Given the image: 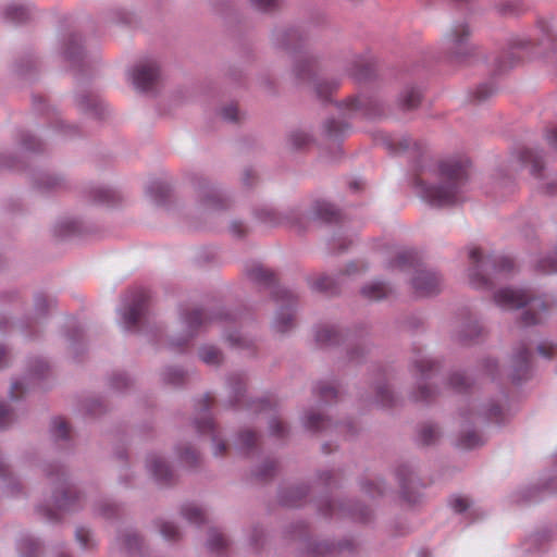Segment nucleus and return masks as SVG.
<instances>
[{
  "instance_id": "nucleus-1",
  "label": "nucleus",
  "mask_w": 557,
  "mask_h": 557,
  "mask_svg": "<svg viewBox=\"0 0 557 557\" xmlns=\"http://www.w3.org/2000/svg\"><path fill=\"white\" fill-rule=\"evenodd\" d=\"M467 178L468 175L463 169H453L446 173L443 182L424 188L423 197L436 206L455 203L459 199Z\"/></svg>"
},
{
  "instance_id": "nucleus-2",
  "label": "nucleus",
  "mask_w": 557,
  "mask_h": 557,
  "mask_svg": "<svg viewBox=\"0 0 557 557\" xmlns=\"http://www.w3.org/2000/svg\"><path fill=\"white\" fill-rule=\"evenodd\" d=\"M495 301L500 307L506 309H516L530 301V310L536 311V318L527 320V323H539L542 321V313L548 311L555 306V301L543 300L540 298L531 299L528 293L523 289L502 288L495 294Z\"/></svg>"
},
{
  "instance_id": "nucleus-3",
  "label": "nucleus",
  "mask_w": 557,
  "mask_h": 557,
  "mask_svg": "<svg viewBox=\"0 0 557 557\" xmlns=\"http://www.w3.org/2000/svg\"><path fill=\"white\" fill-rule=\"evenodd\" d=\"M48 476L52 482H57L60 486L57 490L55 508H39V511L50 521H57L60 518V511L74 510L77 508L76 503L79 496L73 487L69 486L64 479V472L59 468L55 473L51 470Z\"/></svg>"
},
{
  "instance_id": "nucleus-4",
  "label": "nucleus",
  "mask_w": 557,
  "mask_h": 557,
  "mask_svg": "<svg viewBox=\"0 0 557 557\" xmlns=\"http://www.w3.org/2000/svg\"><path fill=\"white\" fill-rule=\"evenodd\" d=\"M166 83L165 72L159 61L146 59L141 62V96L154 97Z\"/></svg>"
},
{
  "instance_id": "nucleus-5",
  "label": "nucleus",
  "mask_w": 557,
  "mask_h": 557,
  "mask_svg": "<svg viewBox=\"0 0 557 557\" xmlns=\"http://www.w3.org/2000/svg\"><path fill=\"white\" fill-rule=\"evenodd\" d=\"M440 281L432 273H421L413 281V287L420 296H429L438 290Z\"/></svg>"
},
{
  "instance_id": "nucleus-6",
  "label": "nucleus",
  "mask_w": 557,
  "mask_h": 557,
  "mask_svg": "<svg viewBox=\"0 0 557 557\" xmlns=\"http://www.w3.org/2000/svg\"><path fill=\"white\" fill-rule=\"evenodd\" d=\"M123 323L127 330L135 327L139 321V296L135 294L123 308Z\"/></svg>"
},
{
  "instance_id": "nucleus-7",
  "label": "nucleus",
  "mask_w": 557,
  "mask_h": 557,
  "mask_svg": "<svg viewBox=\"0 0 557 557\" xmlns=\"http://www.w3.org/2000/svg\"><path fill=\"white\" fill-rule=\"evenodd\" d=\"M4 18L12 23H23L29 18V12L23 7L9 5L4 11Z\"/></svg>"
},
{
  "instance_id": "nucleus-8",
  "label": "nucleus",
  "mask_w": 557,
  "mask_h": 557,
  "mask_svg": "<svg viewBox=\"0 0 557 557\" xmlns=\"http://www.w3.org/2000/svg\"><path fill=\"white\" fill-rule=\"evenodd\" d=\"M92 197L96 202L113 205L117 200L116 193L108 187H99L92 190Z\"/></svg>"
},
{
  "instance_id": "nucleus-9",
  "label": "nucleus",
  "mask_w": 557,
  "mask_h": 557,
  "mask_svg": "<svg viewBox=\"0 0 557 557\" xmlns=\"http://www.w3.org/2000/svg\"><path fill=\"white\" fill-rule=\"evenodd\" d=\"M387 288L380 282L371 283L362 288V294L370 299H380L387 295Z\"/></svg>"
},
{
  "instance_id": "nucleus-10",
  "label": "nucleus",
  "mask_w": 557,
  "mask_h": 557,
  "mask_svg": "<svg viewBox=\"0 0 557 557\" xmlns=\"http://www.w3.org/2000/svg\"><path fill=\"white\" fill-rule=\"evenodd\" d=\"M51 431L55 438L62 440L67 438L71 432L69 424L62 418L53 419Z\"/></svg>"
},
{
  "instance_id": "nucleus-11",
  "label": "nucleus",
  "mask_w": 557,
  "mask_h": 557,
  "mask_svg": "<svg viewBox=\"0 0 557 557\" xmlns=\"http://www.w3.org/2000/svg\"><path fill=\"white\" fill-rule=\"evenodd\" d=\"M64 54L65 58L69 60H72L76 58L78 54H81L79 38H77L76 36L70 38Z\"/></svg>"
},
{
  "instance_id": "nucleus-12",
  "label": "nucleus",
  "mask_w": 557,
  "mask_h": 557,
  "mask_svg": "<svg viewBox=\"0 0 557 557\" xmlns=\"http://www.w3.org/2000/svg\"><path fill=\"white\" fill-rule=\"evenodd\" d=\"M76 539L84 548H91L94 546L91 534L89 530L85 528H78L76 530Z\"/></svg>"
},
{
  "instance_id": "nucleus-13",
  "label": "nucleus",
  "mask_w": 557,
  "mask_h": 557,
  "mask_svg": "<svg viewBox=\"0 0 557 557\" xmlns=\"http://www.w3.org/2000/svg\"><path fill=\"white\" fill-rule=\"evenodd\" d=\"M401 101L406 108H414L420 101V94L416 90H409L403 96Z\"/></svg>"
},
{
  "instance_id": "nucleus-14",
  "label": "nucleus",
  "mask_w": 557,
  "mask_h": 557,
  "mask_svg": "<svg viewBox=\"0 0 557 557\" xmlns=\"http://www.w3.org/2000/svg\"><path fill=\"white\" fill-rule=\"evenodd\" d=\"M469 34V29L463 26H457L455 29L451 30V33L448 36V39L451 44H458L462 40L463 37H466Z\"/></svg>"
},
{
  "instance_id": "nucleus-15",
  "label": "nucleus",
  "mask_w": 557,
  "mask_h": 557,
  "mask_svg": "<svg viewBox=\"0 0 557 557\" xmlns=\"http://www.w3.org/2000/svg\"><path fill=\"white\" fill-rule=\"evenodd\" d=\"M201 359L210 364L218 363L221 359L220 354L214 348H206L201 351Z\"/></svg>"
},
{
  "instance_id": "nucleus-16",
  "label": "nucleus",
  "mask_w": 557,
  "mask_h": 557,
  "mask_svg": "<svg viewBox=\"0 0 557 557\" xmlns=\"http://www.w3.org/2000/svg\"><path fill=\"white\" fill-rule=\"evenodd\" d=\"M184 515L191 522H199L203 519L202 511L196 506L185 508Z\"/></svg>"
},
{
  "instance_id": "nucleus-17",
  "label": "nucleus",
  "mask_w": 557,
  "mask_h": 557,
  "mask_svg": "<svg viewBox=\"0 0 557 557\" xmlns=\"http://www.w3.org/2000/svg\"><path fill=\"white\" fill-rule=\"evenodd\" d=\"M12 421V412L8 406L0 401V428L9 425Z\"/></svg>"
},
{
  "instance_id": "nucleus-18",
  "label": "nucleus",
  "mask_w": 557,
  "mask_h": 557,
  "mask_svg": "<svg viewBox=\"0 0 557 557\" xmlns=\"http://www.w3.org/2000/svg\"><path fill=\"white\" fill-rule=\"evenodd\" d=\"M148 467L159 478H163L166 474V466L162 460H151Z\"/></svg>"
},
{
  "instance_id": "nucleus-19",
  "label": "nucleus",
  "mask_w": 557,
  "mask_h": 557,
  "mask_svg": "<svg viewBox=\"0 0 557 557\" xmlns=\"http://www.w3.org/2000/svg\"><path fill=\"white\" fill-rule=\"evenodd\" d=\"M250 2L258 10H270L275 8L280 0H250Z\"/></svg>"
},
{
  "instance_id": "nucleus-20",
  "label": "nucleus",
  "mask_w": 557,
  "mask_h": 557,
  "mask_svg": "<svg viewBox=\"0 0 557 557\" xmlns=\"http://www.w3.org/2000/svg\"><path fill=\"white\" fill-rule=\"evenodd\" d=\"M223 119L227 121H237L239 119V112L237 107L235 106H228L225 107L221 112Z\"/></svg>"
},
{
  "instance_id": "nucleus-21",
  "label": "nucleus",
  "mask_w": 557,
  "mask_h": 557,
  "mask_svg": "<svg viewBox=\"0 0 557 557\" xmlns=\"http://www.w3.org/2000/svg\"><path fill=\"white\" fill-rule=\"evenodd\" d=\"M480 443L481 437L475 433H471L461 441V446L465 448H472L479 445Z\"/></svg>"
},
{
  "instance_id": "nucleus-22",
  "label": "nucleus",
  "mask_w": 557,
  "mask_h": 557,
  "mask_svg": "<svg viewBox=\"0 0 557 557\" xmlns=\"http://www.w3.org/2000/svg\"><path fill=\"white\" fill-rule=\"evenodd\" d=\"M294 74L299 81L310 75V67L307 64H298L294 67Z\"/></svg>"
},
{
  "instance_id": "nucleus-23",
  "label": "nucleus",
  "mask_w": 557,
  "mask_h": 557,
  "mask_svg": "<svg viewBox=\"0 0 557 557\" xmlns=\"http://www.w3.org/2000/svg\"><path fill=\"white\" fill-rule=\"evenodd\" d=\"M451 507L458 511L461 512L466 510L469 507V500L465 497H455L451 500Z\"/></svg>"
},
{
  "instance_id": "nucleus-24",
  "label": "nucleus",
  "mask_w": 557,
  "mask_h": 557,
  "mask_svg": "<svg viewBox=\"0 0 557 557\" xmlns=\"http://www.w3.org/2000/svg\"><path fill=\"white\" fill-rule=\"evenodd\" d=\"M23 549H25L26 557H34L33 550L37 549V542L33 539H25L22 543Z\"/></svg>"
},
{
  "instance_id": "nucleus-25",
  "label": "nucleus",
  "mask_w": 557,
  "mask_h": 557,
  "mask_svg": "<svg viewBox=\"0 0 557 557\" xmlns=\"http://www.w3.org/2000/svg\"><path fill=\"white\" fill-rule=\"evenodd\" d=\"M24 385L20 381H15L11 385L10 395L12 399H17L24 393Z\"/></svg>"
},
{
  "instance_id": "nucleus-26",
  "label": "nucleus",
  "mask_w": 557,
  "mask_h": 557,
  "mask_svg": "<svg viewBox=\"0 0 557 557\" xmlns=\"http://www.w3.org/2000/svg\"><path fill=\"white\" fill-rule=\"evenodd\" d=\"M162 533L166 539H175L178 535V530L174 524L165 523L162 528Z\"/></svg>"
},
{
  "instance_id": "nucleus-27",
  "label": "nucleus",
  "mask_w": 557,
  "mask_h": 557,
  "mask_svg": "<svg viewBox=\"0 0 557 557\" xmlns=\"http://www.w3.org/2000/svg\"><path fill=\"white\" fill-rule=\"evenodd\" d=\"M182 458L189 465H193L197 458L196 453L191 448H186Z\"/></svg>"
},
{
  "instance_id": "nucleus-28",
  "label": "nucleus",
  "mask_w": 557,
  "mask_h": 557,
  "mask_svg": "<svg viewBox=\"0 0 557 557\" xmlns=\"http://www.w3.org/2000/svg\"><path fill=\"white\" fill-rule=\"evenodd\" d=\"M133 85L135 88H139V70L133 69L132 73Z\"/></svg>"
},
{
  "instance_id": "nucleus-29",
  "label": "nucleus",
  "mask_w": 557,
  "mask_h": 557,
  "mask_svg": "<svg viewBox=\"0 0 557 557\" xmlns=\"http://www.w3.org/2000/svg\"><path fill=\"white\" fill-rule=\"evenodd\" d=\"M7 360H8L7 351L3 347L0 346V369L3 368L4 366H7Z\"/></svg>"
},
{
  "instance_id": "nucleus-30",
  "label": "nucleus",
  "mask_w": 557,
  "mask_h": 557,
  "mask_svg": "<svg viewBox=\"0 0 557 557\" xmlns=\"http://www.w3.org/2000/svg\"><path fill=\"white\" fill-rule=\"evenodd\" d=\"M58 180L55 177H48L47 183L40 186L41 188H52L57 186Z\"/></svg>"
},
{
  "instance_id": "nucleus-31",
  "label": "nucleus",
  "mask_w": 557,
  "mask_h": 557,
  "mask_svg": "<svg viewBox=\"0 0 557 557\" xmlns=\"http://www.w3.org/2000/svg\"><path fill=\"white\" fill-rule=\"evenodd\" d=\"M115 511V507L112 505H107V507L101 508V513L106 517H110Z\"/></svg>"
},
{
  "instance_id": "nucleus-32",
  "label": "nucleus",
  "mask_w": 557,
  "mask_h": 557,
  "mask_svg": "<svg viewBox=\"0 0 557 557\" xmlns=\"http://www.w3.org/2000/svg\"><path fill=\"white\" fill-rule=\"evenodd\" d=\"M469 256L471 259H478L479 256H480V251L479 249L476 248H472L470 251H469Z\"/></svg>"
},
{
  "instance_id": "nucleus-33",
  "label": "nucleus",
  "mask_w": 557,
  "mask_h": 557,
  "mask_svg": "<svg viewBox=\"0 0 557 557\" xmlns=\"http://www.w3.org/2000/svg\"><path fill=\"white\" fill-rule=\"evenodd\" d=\"M213 540L216 541V543L221 546L224 544V540L221 534H214Z\"/></svg>"
},
{
  "instance_id": "nucleus-34",
  "label": "nucleus",
  "mask_w": 557,
  "mask_h": 557,
  "mask_svg": "<svg viewBox=\"0 0 557 557\" xmlns=\"http://www.w3.org/2000/svg\"><path fill=\"white\" fill-rule=\"evenodd\" d=\"M7 469L5 465L0 460V475H5Z\"/></svg>"
},
{
  "instance_id": "nucleus-35",
  "label": "nucleus",
  "mask_w": 557,
  "mask_h": 557,
  "mask_svg": "<svg viewBox=\"0 0 557 557\" xmlns=\"http://www.w3.org/2000/svg\"><path fill=\"white\" fill-rule=\"evenodd\" d=\"M25 146H26V148H27V149H30V150H35V149H36V147H35V146H32V145H30V144H28V143H25Z\"/></svg>"
},
{
  "instance_id": "nucleus-36",
  "label": "nucleus",
  "mask_w": 557,
  "mask_h": 557,
  "mask_svg": "<svg viewBox=\"0 0 557 557\" xmlns=\"http://www.w3.org/2000/svg\"><path fill=\"white\" fill-rule=\"evenodd\" d=\"M539 350H540V352H541V354H543V355H545V356L547 355V354L543 350V347H542V346H541V347H539Z\"/></svg>"
},
{
  "instance_id": "nucleus-37",
  "label": "nucleus",
  "mask_w": 557,
  "mask_h": 557,
  "mask_svg": "<svg viewBox=\"0 0 557 557\" xmlns=\"http://www.w3.org/2000/svg\"><path fill=\"white\" fill-rule=\"evenodd\" d=\"M125 544H126L129 548L132 547V543H131V541H128V540H127V541H125Z\"/></svg>"
},
{
  "instance_id": "nucleus-38",
  "label": "nucleus",
  "mask_w": 557,
  "mask_h": 557,
  "mask_svg": "<svg viewBox=\"0 0 557 557\" xmlns=\"http://www.w3.org/2000/svg\"><path fill=\"white\" fill-rule=\"evenodd\" d=\"M555 259H556V262H557V248H556V251H555ZM555 269L557 270V265L555 267Z\"/></svg>"
}]
</instances>
